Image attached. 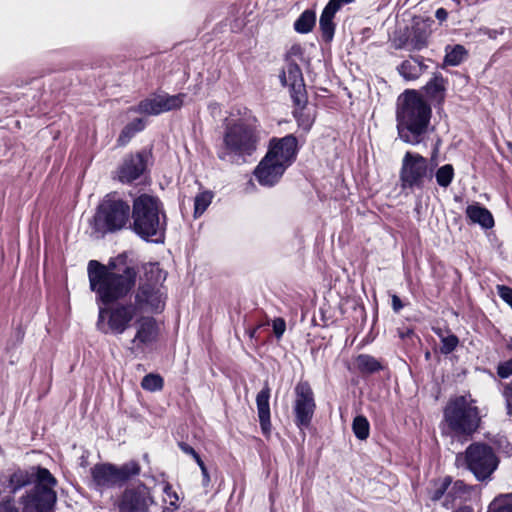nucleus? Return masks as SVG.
<instances>
[{
    "label": "nucleus",
    "instance_id": "1",
    "mask_svg": "<svg viewBox=\"0 0 512 512\" xmlns=\"http://www.w3.org/2000/svg\"><path fill=\"white\" fill-rule=\"evenodd\" d=\"M89 287L96 302L109 305L125 298L136 284L137 270L124 263L122 256L107 265L90 260L87 266Z\"/></svg>",
    "mask_w": 512,
    "mask_h": 512
},
{
    "label": "nucleus",
    "instance_id": "2",
    "mask_svg": "<svg viewBox=\"0 0 512 512\" xmlns=\"http://www.w3.org/2000/svg\"><path fill=\"white\" fill-rule=\"evenodd\" d=\"M432 109L423 96L415 90H406L397 99V130L405 143H422L430 130Z\"/></svg>",
    "mask_w": 512,
    "mask_h": 512
},
{
    "label": "nucleus",
    "instance_id": "3",
    "mask_svg": "<svg viewBox=\"0 0 512 512\" xmlns=\"http://www.w3.org/2000/svg\"><path fill=\"white\" fill-rule=\"evenodd\" d=\"M260 139V125L255 117L229 122L217 152L218 158L230 163L245 162L257 150Z\"/></svg>",
    "mask_w": 512,
    "mask_h": 512
},
{
    "label": "nucleus",
    "instance_id": "4",
    "mask_svg": "<svg viewBox=\"0 0 512 512\" xmlns=\"http://www.w3.org/2000/svg\"><path fill=\"white\" fill-rule=\"evenodd\" d=\"M165 280L166 273L158 263L143 266V275L139 278L130 302L139 315L159 314L164 310L167 299Z\"/></svg>",
    "mask_w": 512,
    "mask_h": 512
},
{
    "label": "nucleus",
    "instance_id": "5",
    "mask_svg": "<svg viewBox=\"0 0 512 512\" xmlns=\"http://www.w3.org/2000/svg\"><path fill=\"white\" fill-rule=\"evenodd\" d=\"M132 230L142 239L162 242L166 230V214L161 201L152 195L141 194L133 200L130 210Z\"/></svg>",
    "mask_w": 512,
    "mask_h": 512
},
{
    "label": "nucleus",
    "instance_id": "6",
    "mask_svg": "<svg viewBox=\"0 0 512 512\" xmlns=\"http://www.w3.org/2000/svg\"><path fill=\"white\" fill-rule=\"evenodd\" d=\"M470 395L449 399L443 410V433L456 438H469L480 427V410Z\"/></svg>",
    "mask_w": 512,
    "mask_h": 512
},
{
    "label": "nucleus",
    "instance_id": "7",
    "mask_svg": "<svg viewBox=\"0 0 512 512\" xmlns=\"http://www.w3.org/2000/svg\"><path fill=\"white\" fill-rule=\"evenodd\" d=\"M130 205L115 194H109L101 201L91 221L96 233L104 235L121 230L128 223Z\"/></svg>",
    "mask_w": 512,
    "mask_h": 512
},
{
    "label": "nucleus",
    "instance_id": "8",
    "mask_svg": "<svg viewBox=\"0 0 512 512\" xmlns=\"http://www.w3.org/2000/svg\"><path fill=\"white\" fill-rule=\"evenodd\" d=\"M141 471L136 461H129L121 466L111 463H99L91 468L92 485L98 491L121 487Z\"/></svg>",
    "mask_w": 512,
    "mask_h": 512
},
{
    "label": "nucleus",
    "instance_id": "9",
    "mask_svg": "<svg viewBox=\"0 0 512 512\" xmlns=\"http://www.w3.org/2000/svg\"><path fill=\"white\" fill-rule=\"evenodd\" d=\"M462 459L478 481L490 479L499 464L493 448L479 442L470 444L464 454H458L456 462L459 463Z\"/></svg>",
    "mask_w": 512,
    "mask_h": 512
},
{
    "label": "nucleus",
    "instance_id": "10",
    "mask_svg": "<svg viewBox=\"0 0 512 512\" xmlns=\"http://www.w3.org/2000/svg\"><path fill=\"white\" fill-rule=\"evenodd\" d=\"M433 170L428 160L418 153L406 152L401 164L399 179L403 190H421L432 180Z\"/></svg>",
    "mask_w": 512,
    "mask_h": 512
},
{
    "label": "nucleus",
    "instance_id": "11",
    "mask_svg": "<svg viewBox=\"0 0 512 512\" xmlns=\"http://www.w3.org/2000/svg\"><path fill=\"white\" fill-rule=\"evenodd\" d=\"M137 315L131 303H117L110 308L99 307L97 328L105 334L122 335Z\"/></svg>",
    "mask_w": 512,
    "mask_h": 512
},
{
    "label": "nucleus",
    "instance_id": "12",
    "mask_svg": "<svg viewBox=\"0 0 512 512\" xmlns=\"http://www.w3.org/2000/svg\"><path fill=\"white\" fill-rule=\"evenodd\" d=\"M294 414L295 423L299 428H307L313 418L316 403L314 393L310 384L307 381H299L294 389Z\"/></svg>",
    "mask_w": 512,
    "mask_h": 512
},
{
    "label": "nucleus",
    "instance_id": "13",
    "mask_svg": "<svg viewBox=\"0 0 512 512\" xmlns=\"http://www.w3.org/2000/svg\"><path fill=\"white\" fill-rule=\"evenodd\" d=\"M135 335L131 340V353L138 355L144 353L159 336V327L156 320L151 316H141L135 322Z\"/></svg>",
    "mask_w": 512,
    "mask_h": 512
},
{
    "label": "nucleus",
    "instance_id": "14",
    "mask_svg": "<svg viewBox=\"0 0 512 512\" xmlns=\"http://www.w3.org/2000/svg\"><path fill=\"white\" fill-rule=\"evenodd\" d=\"M185 94L168 95L154 94L140 101L136 112L146 115H159L182 107Z\"/></svg>",
    "mask_w": 512,
    "mask_h": 512
},
{
    "label": "nucleus",
    "instance_id": "15",
    "mask_svg": "<svg viewBox=\"0 0 512 512\" xmlns=\"http://www.w3.org/2000/svg\"><path fill=\"white\" fill-rule=\"evenodd\" d=\"M55 502L56 493L45 485H35L21 498L24 512H48Z\"/></svg>",
    "mask_w": 512,
    "mask_h": 512
},
{
    "label": "nucleus",
    "instance_id": "16",
    "mask_svg": "<svg viewBox=\"0 0 512 512\" xmlns=\"http://www.w3.org/2000/svg\"><path fill=\"white\" fill-rule=\"evenodd\" d=\"M297 151V138L290 134L282 138H272L266 155L288 168L294 162Z\"/></svg>",
    "mask_w": 512,
    "mask_h": 512
},
{
    "label": "nucleus",
    "instance_id": "17",
    "mask_svg": "<svg viewBox=\"0 0 512 512\" xmlns=\"http://www.w3.org/2000/svg\"><path fill=\"white\" fill-rule=\"evenodd\" d=\"M433 22L434 21L431 18H414L409 38L403 44L397 45L396 48H406L409 51H415L426 47Z\"/></svg>",
    "mask_w": 512,
    "mask_h": 512
},
{
    "label": "nucleus",
    "instance_id": "18",
    "mask_svg": "<svg viewBox=\"0 0 512 512\" xmlns=\"http://www.w3.org/2000/svg\"><path fill=\"white\" fill-rule=\"evenodd\" d=\"M286 169L283 164L265 155L256 167L254 175L262 186L271 187L281 179Z\"/></svg>",
    "mask_w": 512,
    "mask_h": 512
},
{
    "label": "nucleus",
    "instance_id": "19",
    "mask_svg": "<svg viewBox=\"0 0 512 512\" xmlns=\"http://www.w3.org/2000/svg\"><path fill=\"white\" fill-rule=\"evenodd\" d=\"M146 153L129 155L118 168V179L122 183H131L139 178L146 168Z\"/></svg>",
    "mask_w": 512,
    "mask_h": 512
},
{
    "label": "nucleus",
    "instance_id": "20",
    "mask_svg": "<svg viewBox=\"0 0 512 512\" xmlns=\"http://www.w3.org/2000/svg\"><path fill=\"white\" fill-rule=\"evenodd\" d=\"M151 502L149 492L145 486L126 490L123 494L121 512H145Z\"/></svg>",
    "mask_w": 512,
    "mask_h": 512
},
{
    "label": "nucleus",
    "instance_id": "21",
    "mask_svg": "<svg viewBox=\"0 0 512 512\" xmlns=\"http://www.w3.org/2000/svg\"><path fill=\"white\" fill-rule=\"evenodd\" d=\"M270 388L267 384L256 396L257 412L261 430L264 435L269 436L271 432L270 421Z\"/></svg>",
    "mask_w": 512,
    "mask_h": 512
},
{
    "label": "nucleus",
    "instance_id": "22",
    "mask_svg": "<svg viewBox=\"0 0 512 512\" xmlns=\"http://www.w3.org/2000/svg\"><path fill=\"white\" fill-rule=\"evenodd\" d=\"M340 8L341 2H328L320 16L319 26L322 32V38L326 42H330L334 37L335 24L333 19Z\"/></svg>",
    "mask_w": 512,
    "mask_h": 512
},
{
    "label": "nucleus",
    "instance_id": "23",
    "mask_svg": "<svg viewBox=\"0 0 512 512\" xmlns=\"http://www.w3.org/2000/svg\"><path fill=\"white\" fill-rule=\"evenodd\" d=\"M279 77L282 85L289 86L292 90L304 87L302 71L295 62L288 61Z\"/></svg>",
    "mask_w": 512,
    "mask_h": 512
},
{
    "label": "nucleus",
    "instance_id": "24",
    "mask_svg": "<svg viewBox=\"0 0 512 512\" xmlns=\"http://www.w3.org/2000/svg\"><path fill=\"white\" fill-rule=\"evenodd\" d=\"M467 217L475 224H479L484 229H490L494 226V218L491 212L478 203L469 205L466 208Z\"/></svg>",
    "mask_w": 512,
    "mask_h": 512
},
{
    "label": "nucleus",
    "instance_id": "25",
    "mask_svg": "<svg viewBox=\"0 0 512 512\" xmlns=\"http://www.w3.org/2000/svg\"><path fill=\"white\" fill-rule=\"evenodd\" d=\"M426 67L420 58L405 60L399 67V73L407 80L417 79Z\"/></svg>",
    "mask_w": 512,
    "mask_h": 512
},
{
    "label": "nucleus",
    "instance_id": "26",
    "mask_svg": "<svg viewBox=\"0 0 512 512\" xmlns=\"http://www.w3.org/2000/svg\"><path fill=\"white\" fill-rule=\"evenodd\" d=\"M468 493V486L463 481H455L450 485L444 497L443 506L452 508L457 499H462Z\"/></svg>",
    "mask_w": 512,
    "mask_h": 512
},
{
    "label": "nucleus",
    "instance_id": "27",
    "mask_svg": "<svg viewBox=\"0 0 512 512\" xmlns=\"http://www.w3.org/2000/svg\"><path fill=\"white\" fill-rule=\"evenodd\" d=\"M34 474L26 470H16L9 477V486L11 492L15 493L26 485L30 484L33 480Z\"/></svg>",
    "mask_w": 512,
    "mask_h": 512
},
{
    "label": "nucleus",
    "instance_id": "28",
    "mask_svg": "<svg viewBox=\"0 0 512 512\" xmlns=\"http://www.w3.org/2000/svg\"><path fill=\"white\" fill-rule=\"evenodd\" d=\"M316 23V14L312 10H305L295 21L294 28L298 33L310 32Z\"/></svg>",
    "mask_w": 512,
    "mask_h": 512
},
{
    "label": "nucleus",
    "instance_id": "29",
    "mask_svg": "<svg viewBox=\"0 0 512 512\" xmlns=\"http://www.w3.org/2000/svg\"><path fill=\"white\" fill-rule=\"evenodd\" d=\"M355 365L362 373H374L381 369V365L378 360L367 354L359 355L355 360Z\"/></svg>",
    "mask_w": 512,
    "mask_h": 512
},
{
    "label": "nucleus",
    "instance_id": "30",
    "mask_svg": "<svg viewBox=\"0 0 512 512\" xmlns=\"http://www.w3.org/2000/svg\"><path fill=\"white\" fill-rule=\"evenodd\" d=\"M444 90V79L441 75L434 76L425 86L427 95L434 100H442Z\"/></svg>",
    "mask_w": 512,
    "mask_h": 512
},
{
    "label": "nucleus",
    "instance_id": "31",
    "mask_svg": "<svg viewBox=\"0 0 512 512\" xmlns=\"http://www.w3.org/2000/svg\"><path fill=\"white\" fill-rule=\"evenodd\" d=\"M467 51L462 45L446 47L444 63L449 66H458L466 57Z\"/></svg>",
    "mask_w": 512,
    "mask_h": 512
},
{
    "label": "nucleus",
    "instance_id": "32",
    "mask_svg": "<svg viewBox=\"0 0 512 512\" xmlns=\"http://www.w3.org/2000/svg\"><path fill=\"white\" fill-rule=\"evenodd\" d=\"M487 512H512V494L496 497L488 506Z\"/></svg>",
    "mask_w": 512,
    "mask_h": 512
},
{
    "label": "nucleus",
    "instance_id": "33",
    "mask_svg": "<svg viewBox=\"0 0 512 512\" xmlns=\"http://www.w3.org/2000/svg\"><path fill=\"white\" fill-rule=\"evenodd\" d=\"M352 429L358 439L365 440L369 436L370 425L366 417L359 415L354 418Z\"/></svg>",
    "mask_w": 512,
    "mask_h": 512
},
{
    "label": "nucleus",
    "instance_id": "34",
    "mask_svg": "<svg viewBox=\"0 0 512 512\" xmlns=\"http://www.w3.org/2000/svg\"><path fill=\"white\" fill-rule=\"evenodd\" d=\"M213 195L208 192H202L198 194L194 199V216L198 217L202 215L208 206L211 204Z\"/></svg>",
    "mask_w": 512,
    "mask_h": 512
},
{
    "label": "nucleus",
    "instance_id": "35",
    "mask_svg": "<svg viewBox=\"0 0 512 512\" xmlns=\"http://www.w3.org/2000/svg\"><path fill=\"white\" fill-rule=\"evenodd\" d=\"M436 181L441 187H448L454 177V169L450 164L443 165L436 172Z\"/></svg>",
    "mask_w": 512,
    "mask_h": 512
},
{
    "label": "nucleus",
    "instance_id": "36",
    "mask_svg": "<svg viewBox=\"0 0 512 512\" xmlns=\"http://www.w3.org/2000/svg\"><path fill=\"white\" fill-rule=\"evenodd\" d=\"M141 387L147 391H159L163 388V378L158 374H147L141 381Z\"/></svg>",
    "mask_w": 512,
    "mask_h": 512
},
{
    "label": "nucleus",
    "instance_id": "37",
    "mask_svg": "<svg viewBox=\"0 0 512 512\" xmlns=\"http://www.w3.org/2000/svg\"><path fill=\"white\" fill-rule=\"evenodd\" d=\"M451 485V479L446 477L434 483V489L429 492L430 499L432 501H438L446 495L449 486Z\"/></svg>",
    "mask_w": 512,
    "mask_h": 512
},
{
    "label": "nucleus",
    "instance_id": "38",
    "mask_svg": "<svg viewBox=\"0 0 512 512\" xmlns=\"http://www.w3.org/2000/svg\"><path fill=\"white\" fill-rule=\"evenodd\" d=\"M439 336L441 338V343H442V345L440 347V351L442 354H450L451 352H453L455 350V348L459 344V339L454 334H449L447 336L439 334Z\"/></svg>",
    "mask_w": 512,
    "mask_h": 512
},
{
    "label": "nucleus",
    "instance_id": "39",
    "mask_svg": "<svg viewBox=\"0 0 512 512\" xmlns=\"http://www.w3.org/2000/svg\"><path fill=\"white\" fill-rule=\"evenodd\" d=\"M162 491L164 494V502L168 503L173 509H177L179 507V496L173 489L172 485L169 483H164Z\"/></svg>",
    "mask_w": 512,
    "mask_h": 512
},
{
    "label": "nucleus",
    "instance_id": "40",
    "mask_svg": "<svg viewBox=\"0 0 512 512\" xmlns=\"http://www.w3.org/2000/svg\"><path fill=\"white\" fill-rule=\"evenodd\" d=\"M56 481L52 474L45 468H38L37 471V483L35 485H45L51 487L55 485Z\"/></svg>",
    "mask_w": 512,
    "mask_h": 512
},
{
    "label": "nucleus",
    "instance_id": "41",
    "mask_svg": "<svg viewBox=\"0 0 512 512\" xmlns=\"http://www.w3.org/2000/svg\"><path fill=\"white\" fill-rule=\"evenodd\" d=\"M497 374L500 378H508L512 375V358L507 360V361H504V362H500L497 366Z\"/></svg>",
    "mask_w": 512,
    "mask_h": 512
},
{
    "label": "nucleus",
    "instance_id": "42",
    "mask_svg": "<svg viewBox=\"0 0 512 512\" xmlns=\"http://www.w3.org/2000/svg\"><path fill=\"white\" fill-rule=\"evenodd\" d=\"M496 289L499 297L512 307V289L505 285H497Z\"/></svg>",
    "mask_w": 512,
    "mask_h": 512
},
{
    "label": "nucleus",
    "instance_id": "43",
    "mask_svg": "<svg viewBox=\"0 0 512 512\" xmlns=\"http://www.w3.org/2000/svg\"><path fill=\"white\" fill-rule=\"evenodd\" d=\"M502 394L505 398L507 414L512 415V382L503 386Z\"/></svg>",
    "mask_w": 512,
    "mask_h": 512
},
{
    "label": "nucleus",
    "instance_id": "44",
    "mask_svg": "<svg viewBox=\"0 0 512 512\" xmlns=\"http://www.w3.org/2000/svg\"><path fill=\"white\" fill-rule=\"evenodd\" d=\"M135 135V133L133 132V128L132 127H128L127 125L123 128V130L121 131L119 137H118V144L120 146H124L126 145L130 139Z\"/></svg>",
    "mask_w": 512,
    "mask_h": 512
},
{
    "label": "nucleus",
    "instance_id": "45",
    "mask_svg": "<svg viewBox=\"0 0 512 512\" xmlns=\"http://www.w3.org/2000/svg\"><path fill=\"white\" fill-rule=\"evenodd\" d=\"M273 332L275 336L280 339L286 330V323L282 318H276L273 320Z\"/></svg>",
    "mask_w": 512,
    "mask_h": 512
},
{
    "label": "nucleus",
    "instance_id": "46",
    "mask_svg": "<svg viewBox=\"0 0 512 512\" xmlns=\"http://www.w3.org/2000/svg\"><path fill=\"white\" fill-rule=\"evenodd\" d=\"M297 118L298 125L302 127L304 130H309L313 124L314 119L309 115H305L304 113L295 114Z\"/></svg>",
    "mask_w": 512,
    "mask_h": 512
},
{
    "label": "nucleus",
    "instance_id": "47",
    "mask_svg": "<svg viewBox=\"0 0 512 512\" xmlns=\"http://www.w3.org/2000/svg\"><path fill=\"white\" fill-rule=\"evenodd\" d=\"M0 512H20L12 498L3 499L0 502Z\"/></svg>",
    "mask_w": 512,
    "mask_h": 512
},
{
    "label": "nucleus",
    "instance_id": "48",
    "mask_svg": "<svg viewBox=\"0 0 512 512\" xmlns=\"http://www.w3.org/2000/svg\"><path fill=\"white\" fill-rule=\"evenodd\" d=\"M478 34L487 35L490 39H496L498 35L503 34V28L500 30L481 28L478 30Z\"/></svg>",
    "mask_w": 512,
    "mask_h": 512
},
{
    "label": "nucleus",
    "instance_id": "49",
    "mask_svg": "<svg viewBox=\"0 0 512 512\" xmlns=\"http://www.w3.org/2000/svg\"><path fill=\"white\" fill-rule=\"evenodd\" d=\"M293 91V94H292V97L294 99V102L297 104V105H302L305 103V97L304 95L302 94V89H298L296 88V90H292Z\"/></svg>",
    "mask_w": 512,
    "mask_h": 512
},
{
    "label": "nucleus",
    "instance_id": "50",
    "mask_svg": "<svg viewBox=\"0 0 512 512\" xmlns=\"http://www.w3.org/2000/svg\"><path fill=\"white\" fill-rule=\"evenodd\" d=\"M391 300H392L393 311L395 313H398L403 308L401 299L397 295L394 294V295H392Z\"/></svg>",
    "mask_w": 512,
    "mask_h": 512
},
{
    "label": "nucleus",
    "instance_id": "51",
    "mask_svg": "<svg viewBox=\"0 0 512 512\" xmlns=\"http://www.w3.org/2000/svg\"><path fill=\"white\" fill-rule=\"evenodd\" d=\"M127 126L132 127L133 132L136 134L137 132L143 130L145 125L141 119H136L133 122L129 123Z\"/></svg>",
    "mask_w": 512,
    "mask_h": 512
},
{
    "label": "nucleus",
    "instance_id": "52",
    "mask_svg": "<svg viewBox=\"0 0 512 512\" xmlns=\"http://www.w3.org/2000/svg\"><path fill=\"white\" fill-rule=\"evenodd\" d=\"M179 447L180 449L185 453V454H188V455H191L192 457H196V455L198 454L194 448H192L190 445L184 443V442H181L179 443Z\"/></svg>",
    "mask_w": 512,
    "mask_h": 512
},
{
    "label": "nucleus",
    "instance_id": "53",
    "mask_svg": "<svg viewBox=\"0 0 512 512\" xmlns=\"http://www.w3.org/2000/svg\"><path fill=\"white\" fill-rule=\"evenodd\" d=\"M435 16L440 22H442L447 18V11L443 8H440L436 11Z\"/></svg>",
    "mask_w": 512,
    "mask_h": 512
},
{
    "label": "nucleus",
    "instance_id": "54",
    "mask_svg": "<svg viewBox=\"0 0 512 512\" xmlns=\"http://www.w3.org/2000/svg\"><path fill=\"white\" fill-rule=\"evenodd\" d=\"M202 473V476H203V480H202V484L203 486H207L210 482V475L208 473V470H204L201 472Z\"/></svg>",
    "mask_w": 512,
    "mask_h": 512
},
{
    "label": "nucleus",
    "instance_id": "55",
    "mask_svg": "<svg viewBox=\"0 0 512 512\" xmlns=\"http://www.w3.org/2000/svg\"><path fill=\"white\" fill-rule=\"evenodd\" d=\"M452 512H475L474 509L470 506H461L457 509H455Z\"/></svg>",
    "mask_w": 512,
    "mask_h": 512
},
{
    "label": "nucleus",
    "instance_id": "56",
    "mask_svg": "<svg viewBox=\"0 0 512 512\" xmlns=\"http://www.w3.org/2000/svg\"><path fill=\"white\" fill-rule=\"evenodd\" d=\"M193 458H194V460L196 461V463H197L198 465H201V464H203V463H204V462L202 461V459L200 458L199 454H197V455H196V457H193Z\"/></svg>",
    "mask_w": 512,
    "mask_h": 512
},
{
    "label": "nucleus",
    "instance_id": "57",
    "mask_svg": "<svg viewBox=\"0 0 512 512\" xmlns=\"http://www.w3.org/2000/svg\"><path fill=\"white\" fill-rule=\"evenodd\" d=\"M198 466L201 469V472L207 469V467H206V465L204 463L201 464V465H198Z\"/></svg>",
    "mask_w": 512,
    "mask_h": 512
},
{
    "label": "nucleus",
    "instance_id": "58",
    "mask_svg": "<svg viewBox=\"0 0 512 512\" xmlns=\"http://www.w3.org/2000/svg\"><path fill=\"white\" fill-rule=\"evenodd\" d=\"M508 348H509L510 350H512V338H511V341H510V342H509V344H508Z\"/></svg>",
    "mask_w": 512,
    "mask_h": 512
},
{
    "label": "nucleus",
    "instance_id": "59",
    "mask_svg": "<svg viewBox=\"0 0 512 512\" xmlns=\"http://www.w3.org/2000/svg\"><path fill=\"white\" fill-rule=\"evenodd\" d=\"M511 308H512V306H511Z\"/></svg>",
    "mask_w": 512,
    "mask_h": 512
}]
</instances>
